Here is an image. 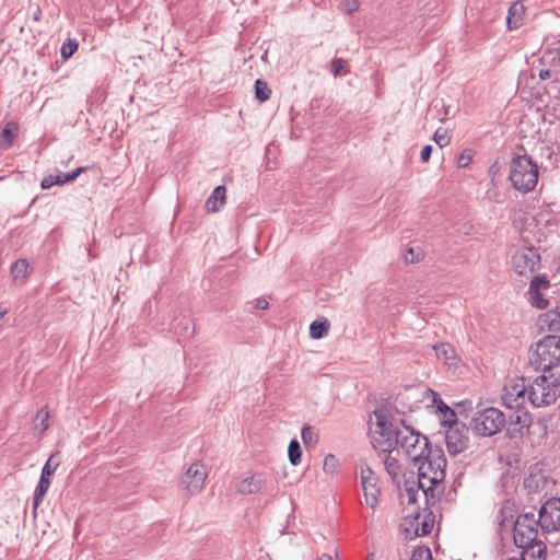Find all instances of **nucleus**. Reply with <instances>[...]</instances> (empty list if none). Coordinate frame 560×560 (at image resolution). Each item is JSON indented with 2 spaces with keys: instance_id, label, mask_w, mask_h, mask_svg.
Listing matches in <instances>:
<instances>
[{
  "instance_id": "obj_38",
  "label": "nucleus",
  "mask_w": 560,
  "mask_h": 560,
  "mask_svg": "<svg viewBox=\"0 0 560 560\" xmlns=\"http://www.w3.org/2000/svg\"><path fill=\"white\" fill-rule=\"evenodd\" d=\"M549 287H550V282H549V279L547 278V276H536L530 281L528 289H530L533 291L534 290L542 291V290H547Z\"/></svg>"
},
{
  "instance_id": "obj_2",
  "label": "nucleus",
  "mask_w": 560,
  "mask_h": 560,
  "mask_svg": "<svg viewBox=\"0 0 560 560\" xmlns=\"http://www.w3.org/2000/svg\"><path fill=\"white\" fill-rule=\"evenodd\" d=\"M418 488L425 498L428 505H434L440 501L442 490L439 486L445 479L446 458L442 450H429L424 457L418 462Z\"/></svg>"
},
{
  "instance_id": "obj_51",
  "label": "nucleus",
  "mask_w": 560,
  "mask_h": 560,
  "mask_svg": "<svg viewBox=\"0 0 560 560\" xmlns=\"http://www.w3.org/2000/svg\"><path fill=\"white\" fill-rule=\"evenodd\" d=\"M347 8L349 12L357 11L359 5L357 0H347Z\"/></svg>"
},
{
  "instance_id": "obj_47",
  "label": "nucleus",
  "mask_w": 560,
  "mask_h": 560,
  "mask_svg": "<svg viewBox=\"0 0 560 560\" xmlns=\"http://www.w3.org/2000/svg\"><path fill=\"white\" fill-rule=\"evenodd\" d=\"M377 478L374 471L369 467H361V480H370Z\"/></svg>"
},
{
  "instance_id": "obj_21",
  "label": "nucleus",
  "mask_w": 560,
  "mask_h": 560,
  "mask_svg": "<svg viewBox=\"0 0 560 560\" xmlns=\"http://www.w3.org/2000/svg\"><path fill=\"white\" fill-rule=\"evenodd\" d=\"M525 8L524 5L517 1L514 2L508 11L506 24L509 30H516L522 25L523 14Z\"/></svg>"
},
{
  "instance_id": "obj_5",
  "label": "nucleus",
  "mask_w": 560,
  "mask_h": 560,
  "mask_svg": "<svg viewBox=\"0 0 560 560\" xmlns=\"http://www.w3.org/2000/svg\"><path fill=\"white\" fill-rule=\"evenodd\" d=\"M536 370L549 371L560 362V337L548 335L540 339L529 360Z\"/></svg>"
},
{
  "instance_id": "obj_7",
  "label": "nucleus",
  "mask_w": 560,
  "mask_h": 560,
  "mask_svg": "<svg viewBox=\"0 0 560 560\" xmlns=\"http://www.w3.org/2000/svg\"><path fill=\"white\" fill-rule=\"evenodd\" d=\"M541 528V521H537L534 511L524 512L517 516L513 526V538L517 547L528 546L538 538V528Z\"/></svg>"
},
{
  "instance_id": "obj_25",
  "label": "nucleus",
  "mask_w": 560,
  "mask_h": 560,
  "mask_svg": "<svg viewBox=\"0 0 560 560\" xmlns=\"http://www.w3.org/2000/svg\"><path fill=\"white\" fill-rule=\"evenodd\" d=\"M521 410L522 409H515V411L506 418V423L528 429L530 425V415L527 411L522 412Z\"/></svg>"
},
{
  "instance_id": "obj_10",
  "label": "nucleus",
  "mask_w": 560,
  "mask_h": 560,
  "mask_svg": "<svg viewBox=\"0 0 560 560\" xmlns=\"http://www.w3.org/2000/svg\"><path fill=\"white\" fill-rule=\"evenodd\" d=\"M537 521H541L544 533L557 532L560 529V498L547 500L539 509Z\"/></svg>"
},
{
  "instance_id": "obj_31",
  "label": "nucleus",
  "mask_w": 560,
  "mask_h": 560,
  "mask_svg": "<svg viewBox=\"0 0 560 560\" xmlns=\"http://www.w3.org/2000/svg\"><path fill=\"white\" fill-rule=\"evenodd\" d=\"M30 265L26 259H18L11 268V273L14 280L24 279L27 275Z\"/></svg>"
},
{
  "instance_id": "obj_36",
  "label": "nucleus",
  "mask_w": 560,
  "mask_h": 560,
  "mask_svg": "<svg viewBox=\"0 0 560 560\" xmlns=\"http://www.w3.org/2000/svg\"><path fill=\"white\" fill-rule=\"evenodd\" d=\"M79 43L75 39L68 38L61 46L60 54L62 59H69L78 50Z\"/></svg>"
},
{
  "instance_id": "obj_48",
  "label": "nucleus",
  "mask_w": 560,
  "mask_h": 560,
  "mask_svg": "<svg viewBox=\"0 0 560 560\" xmlns=\"http://www.w3.org/2000/svg\"><path fill=\"white\" fill-rule=\"evenodd\" d=\"M337 463L335 455L328 454L324 459V469H332Z\"/></svg>"
},
{
  "instance_id": "obj_34",
  "label": "nucleus",
  "mask_w": 560,
  "mask_h": 560,
  "mask_svg": "<svg viewBox=\"0 0 560 560\" xmlns=\"http://www.w3.org/2000/svg\"><path fill=\"white\" fill-rule=\"evenodd\" d=\"M431 515L432 513H429V515L424 517L420 524L417 525L415 529L416 537L427 536L432 532L434 520L431 517Z\"/></svg>"
},
{
  "instance_id": "obj_12",
  "label": "nucleus",
  "mask_w": 560,
  "mask_h": 560,
  "mask_svg": "<svg viewBox=\"0 0 560 560\" xmlns=\"http://www.w3.org/2000/svg\"><path fill=\"white\" fill-rule=\"evenodd\" d=\"M528 400V387L525 380L514 381L504 387L502 402L509 409H522Z\"/></svg>"
},
{
  "instance_id": "obj_45",
  "label": "nucleus",
  "mask_w": 560,
  "mask_h": 560,
  "mask_svg": "<svg viewBox=\"0 0 560 560\" xmlns=\"http://www.w3.org/2000/svg\"><path fill=\"white\" fill-rule=\"evenodd\" d=\"M558 73H559V71H557L556 69H551V68H547V67L540 68L538 70V77L540 80L556 78Z\"/></svg>"
},
{
  "instance_id": "obj_39",
  "label": "nucleus",
  "mask_w": 560,
  "mask_h": 560,
  "mask_svg": "<svg viewBox=\"0 0 560 560\" xmlns=\"http://www.w3.org/2000/svg\"><path fill=\"white\" fill-rule=\"evenodd\" d=\"M410 560H433L430 548L427 546L417 547L412 551Z\"/></svg>"
},
{
  "instance_id": "obj_16",
  "label": "nucleus",
  "mask_w": 560,
  "mask_h": 560,
  "mask_svg": "<svg viewBox=\"0 0 560 560\" xmlns=\"http://www.w3.org/2000/svg\"><path fill=\"white\" fill-rule=\"evenodd\" d=\"M538 327L540 330L549 332L560 331V312L551 310L538 317Z\"/></svg>"
},
{
  "instance_id": "obj_14",
  "label": "nucleus",
  "mask_w": 560,
  "mask_h": 560,
  "mask_svg": "<svg viewBox=\"0 0 560 560\" xmlns=\"http://www.w3.org/2000/svg\"><path fill=\"white\" fill-rule=\"evenodd\" d=\"M88 167H77L75 170L68 173H60L58 175H49L46 176L42 183L40 187L43 189H49L55 185H63L70 182H73L79 175H81Z\"/></svg>"
},
{
  "instance_id": "obj_13",
  "label": "nucleus",
  "mask_w": 560,
  "mask_h": 560,
  "mask_svg": "<svg viewBox=\"0 0 560 560\" xmlns=\"http://www.w3.org/2000/svg\"><path fill=\"white\" fill-rule=\"evenodd\" d=\"M539 62L542 67L556 69L560 67V38L545 45Z\"/></svg>"
},
{
  "instance_id": "obj_15",
  "label": "nucleus",
  "mask_w": 560,
  "mask_h": 560,
  "mask_svg": "<svg viewBox=\"0 0 560 560\" xmlns=\"http://www.w3.org/2000/svg\"><path fill=\"white\" fill-rule=\"evenodd\" d=\"M522 549L521 560H545L546 545L539 538L528 546L520 547Z\"/></svg>"
},
{
  "instance_id": "obj_26",
  "label": "nucleus",
  "mask_w": 560,
  "mask_h": 560,
  "mask_svg": "<svg viewBox=\"0 0 560 560\" xmlns=\"http://www.w3.org/2000/svg\"><path fill=\"white\" fill-rule=\"evenodd\" d=\"M49 486H50V479L40 476L39 481H38V483L36 486L35 492H34V497H33V509H34V511L42 503L45 494L47 493V491L49 489Z\"/></svg>"
},
{
  "instance_id": "obj_46",
  "label": "nucleus",
  "mask_w": 560,
  "mask_h": 560,
  "mask_svg": "<svg viewBox=\"0 0 560 560\" xmlns=\"http://www.w3.org/2000/svg\"><path fill=\"white\" fill-rule=\"evenodd\" d=\"M420 259H421L420 254L419 253L416 254L413 248H409L407 250V253L405 254V260L408 264L418 262V261H420Z\"/></svg>"
},
{
  "instance_id": "obj_17",
  "label": "nucleus",
  "mask_w": 560,
  "mask_h": 560,
  "mask_svg": "<svg viewBox=\"0 0 560 560\" xmlns=\"http://www.w3.org/2000/svg\"><path fill=\"white\" fill-rule=\"evenodd\" d=\"M517 512L516 504L512 500H504L499 513H498V523L501 529L505 526L513 524L514 525V516Z\"/></svg>"
},
{
  "instance_id": "obj_18",
  "label": "nucleus",
  "mask_w": 560,
  "mask_h": 560,
  "mask_svg": "<svg viewBox=\"0 0 560 560\" xmlns=\"http://www.w3.org/2000/svg\"><path fill=\"white\" fill-rule=\"evenodd\" d=\"M264 485L265 479L262 478L261 475H253L250 477L243 479L240 482L237 491L243 495L254 494L259 492L262 489Z\"/></svg>"
},
{
  "instance_id": "obj_37",
  "label": "nucleus",
  "mask_w": 560,
  "mask_h": 560,
  "mask_svg": "<svg viewBox=\"0 0 560 560\" xmlns=\"http://www.w3.org/2000/svg\"><path fill=\"white\" fill-rule=\"evenodd\" d=\"M301 438L305 445H313L318 442V434L315 433L310 425H306L302 429Z\"/></svg>"
},
{
  "instance_id": "obj_32",
  "label": "nucleus",
  "mask_w": 560,
  "mask_h": 560,
  "mask_svg": "<svg viewBox=\"0 0 560 560\" xmlns=\"http://www.w3.org/2000/svg\"><path fill=\"white\" fill-rule=\"evenodd\" d=\"M59 453H55L50 455V457L47 459L46 464L44 465L42 469V477H46L50 479V477L55 474L57 467L59 466L60 462L58 459Z\"/></svg>"
},
{
  "instance_id": "obj_23",
  "label": "nucleus",
  "mask_w": 560,
  "mask_h": 560,
  "mask_svg": "<svg viewBox=\"0 0 560 560\" xmlns=\"http://www.w3.org/2000/svg\"><path fill=\"white\" fill-rule=\"evenodd\" d=\"M428 392L432 395L433 405L442 413V416L444 418V420H443L444 424H446L450 419L456 418V413L454 412V410L443 401V399L441 398V396L438 393H435L432 389H428Z\"/></svg>"
},
{
  "instance_id": "obj_4",
  "label": "nucleus",
  "mask_w": 560,
  "mask_h": 560,
  "mask_svg": "<svg viewBox=\"0 0 560 560\" xmlns=\"http://www.w3.org/2000/svg\"><path fill=\"white\" fill-rule=\"evenodd\" d=\"M509 177L516 190L523 194L529 192L537 185L538 166L527 155H518L511 162Z\"/></svg>"
},
{
  "instance_id": "obj_53",
  "label": "nucleus",
  "mask_w": 560,
  "mask_h": 560,
  "mask_svg": "<svg viewBox=\"0 0 560 560\" xmlns=\"http://www.w3.org/2000/svg\"><path fill=\"white\" fill-rule=\"evenodd\" d=\"M318 560H332V557L327 553H323Z\"/></svg>"
},
{
  "instance_id": "obj_11",
  "label": "nucleus",
  "mask_w": 560,
  "mask_h": 560,
  "mask_svg": "<svg viewBox=\"0 0 560 560\" xmlns=\"http://www.w3.org/2000/svg\"><path fill=\"white\" fill-rule=\"evenodd\" d=\"M512 266L516 273H532L540 267V255L530 247H522L512 256Z\"/></svg>"
},
{
  "instance_id": "obj_40",
  "label": "nucleus",
  "mask_w": 560,
  "mask_h": 560,
  "mask_svg": "<svg viewBox=\"0 0 560 560\" xmlns=\"http://www.w3.org/2000/svg\"><path fill=\"white\" fill-rule=\"evenodd\" d=\"M347 66V61L342 58H336L331 61V73L335 75V77H341V75H345L347 73V71H345V68Z\"/></svg>"
},
{
  "instance_id": "obj_44",
  "label": "nucleus",
  "mask_w": 560,
  "mask_h": 560,
  "mask_svg": "<svg viewBox=\"0 0 560 560\" xmlns=\"http://www.w3.org/2000/svg\"><path fill=\"white\" fill-rule=\"evenodd\" d=\"M471 159H472V151L469 149L464 150L457 158L458 167L464 168V167L468 166Z\"/></svg>"
},
{
  "instance_id": "obj_41",
  "label": "nucleus",
  "mask_w": 560,
  "mask_h": 560,
  "mask_svg": "<svg viewBox=\"0 0 560 560\" xmlns=\"http://www.w3.org/2000/svg\"><path fill=\"white\" fill-rule=\"evenodd\" d=\"M433 139L440 148L447 147L451 143V137L447 135V131L441 128L434 132Z\"/></svg>"
},
{
  "instance_id": "obj_20",
  "label": "nucleus",
  "mask_w": 560,
  "mask_h": 560,
  "mask_svg": "<svg viewBox=\"0 0 560 560\" xmlns=\"http://www.w3.org/2000/svg\"><path fill=\"white\" fill-rule=\"evenodd\" d=\"M361 485L364 492L365 503L374 509L378 503L380 488L377 487V478L370 480H361Z\"/></svg>"
},
{
  "instance_id": "obj_52",
  "label": "nucleus",
  "mask_w": 560,
  "mask_h": 560,
  "mask_svg": "<svg viewBox=\"0 0 560 560\" xmlns=\"http://www.w3.org/2000/svg\"><path fill=\"white\" fill-rule=\"evenodd\" d=\"M532 482H533V477L532 476L529 478H526L525 481H524L525 488L532 489L533 488Z\"/></svg>"
},
{
  "instance_id": "obj_54",
  "label": "nucleus",
  "mask_w": 560,
  "mask_h": 560,
  "mask_svg": "<svg viewBox=\"0 0 560 560\" xmlns=\"http://www.w3.org/2000/svg\"><path fill=\"white\" fill-rule=\"evenodd\" d=\"M7 313H8V310L0 307V320L3 319V317L7 315Z\"/></svg>"
},
{
  "instance_id": "obj_30",
  "label": "nucleus",
  "mask_w": 560,
  "mask_h": 560,
  "mask_svg": "<svg viewBox=\"0 0 560 560\" xmlns=\"http://www.w3.org/2000/svg\"><path fill=\"white\" fill-rule=\"evenodd\" d=\"M271 90L266 81L257 79L255 82V96L259 102H266L270 98Z\"/></svg>"
},
{
  "instance_id": "obj_50",
  "label": "nucleus",
  "mask_w": 560,
  "mask_h": 560,
  "mask_svg": "<svg viewBox=\"0 0 560 560\" xmlns=\"http://www.w3.org/2000/svg\"><path fill=\"white\" fill-rule=\"evenodd\" d=\"M256 308L258 310H266L268 308V302L265 299H257L256 301Z\"/></svg>"
},
{
  "instance_id": "obj_49",
  "label": "nucleus",
  "mask_w": 560,
  "mask_h": 560,
  "mask_svg": "<svg viewBox=\"0 0 560 560\" xmlns=\"http://www.w3.org/2000/svg\"><path fill=\"white\" fill-rule=\"evenodd\" d=\"M431 153H432V145L430 144H427L422 148L421 150V161L422 162H428L430 160V156H431Z\"/></svg>"
},
{
  "instance_id": "obj_55",
  "label": "nucleus",
  "mask_w": 560,
  "mask_h": 560,
  "mask_svg": "<svg viewBox=\"0 0 560 560\" xmlns=\"http://www.w3.org/2000/svg\"><path fill=\"white\" fill-rule=\"evenodd\" d=\"M419 516H420V515H419V513H418V512H416V513L412 515L413 520H416V521L419 518ZM408 517H411V515H409Z\"/></svg>"
},
{
  "instance_id": "obj_56",
  "label": "nucleus",
  "mask_w": 560,
  "mask_h": 560,
  "mask_svg": "<svg viewBox=\"0 0 560 560\" xmlns=\"http://www.w3.org/2000/svg\"><path fill=\"white\" fill-rule=\"evenodd\" d=\"M509 560H517V559L511 558V559H509Z\"/></svg>"
},
{
  "instance_id": "obj_27",
  "label": "nucleus",
  "mask_w": 560,
  "mask_h": 560,
  "mask_svg": "<svg viewBox=\"0 0 560 560\" xmlns=\"http://www.w3.org/2000/svg\"><path fill=\"white\" fill-rule=\"evenodd\" d=\"M329 327L327 319L314 320L310 326V336L313 339H320L328 334Z\"/></svg>"
},
{
  "instance_id": "obj_19",
  "label": "nucleus",
  "mask_w": 560,
  "mask_h": 560,
  "mask_svg": "<svg viewBox=\"0 0 560 560\" xmlns=\"http://www.w3.org/2000/svg\"><path fill=\"white\" fill-rule=\"evenodd\" d=\"M225 186H217L206 201V209L209 212H218L225 203Z\"/></svg>"
},
{
  "instance_id": "obj_3",
  "label": "nucleus",
  "mask_w": 560,
  "mask_h": 560,
  "mask_svg": "<svg viewBox=\"0 0 560 560\" xmlns=\"http://www.w3.org/2000/svg\"><path fill=\"white\" fill-rule=\"evenodd\" d=\"M560 396V375L555 374L537 376L528 386V400L536 407H546L556 402Z\"/></svg>"
},
{
  "instance_id": "obj_33",
  "label": "nucleus",
  "mask_w": 560,
  "mask_h": 560,
  "mask_svg": "<svg viewBox=\"0 0 560 560\" xmlns=\"http://www.w3.org/2000/svg\"><path fill=\"white\" fill-rule=\"evenodd\" d=\"M529 302L532 306L538 310H545L549 305V301L542 296L541 291L528 289Z\"/></svg>"
},
{
  "instance_id": "obj_43",
  "label": "nucleus",
  "mask_w": 560,
  "mask_h": 560,
  "mask_svg": "<svg viewBox=\"0 0 560 560\" xmlns=\"http://www.w3.org/2000/svg\"><path fill=\"white\" fill-rule=\"evenodd\" d=\"M528 429L520 428L518 425H510L506 428V436L509 439H522Z\"/></svg>"
},
{
  "instance_id": "obj_24",
  "label": "nucleus",
  "mask_w": 560,
  "mask_h": 560,
  "mask_svg": "<svg viewBox=\"0 0 560 560\" xmlns=\"http://www.w3.org/2000/svg\"><path fill=\"white\" fill-rule=\"evenodd\" d=\"M18 124L14 121H9L1 131L0 147L9 149L18 136Z\"/></svg>"
},
{
  "instance_id": "obj_42",
  "label": "nucleus",
  "mask_w": 560,
  "mask_h": 560,
  "mask_svg": "<svg viewBox=\"0 0 560 560\" xmlns=\"http://www.w3.org/2000/svg\"><path fill=\"white\" fill-rule=\"evenodd\" d=\"M48 419V412L44 409L39 410L35 418V420L38 421V423H36V429H39L40 432H45L49 427Z\"/></svg>"
},
{
  "instance_id": "obj_6",
  "label": "nucleus",
  "mask_w": 560,
  "mask_h": 560,
  "mask_svg": "<svg viewBox=\"0 0 560 560\" xmlns=\"http://www.w3.org/2000/svg\"><path fill=\"white\" fill-rule=\"evenodd\" d=\"M505 424V415L494 407L476 412L470 421V428L481 436H492L499 433Z\"/></svg>"
},
{
  "instance_id": "obj_9",
  "label": "nucleus",
  "mask_w": 560,
  "mask_h": 560,
  "mask_svg": "<svg viewBox=\"0 0 560 560\" xmlns=\"http://www.w3.org/2000/svg\"><path fill=\"white\" fill-rule=\"evenodd\" d=\"M445 443L448 453L453 456L464 452L469 443V428L456 418L448 420Z\"/></svg>"
},
{
  "instance_id": "obj_8",
  "label": "nucleus",
  "mask_w": 560,
  "mask_h": 560,
  "mask_svg": "<svg viewBox=\"0 0 560 560\" xmlns=\"http://www.w3.org/2000/svg\"><path fill=\"white\" fill-rule=\"evenodd\" d=\"M208 477V469L201 462L192 463L182 475L179 488L185 495L192 497L200 493Z\"/></svg>"
},
{
  "instance_id": "obj_29",
  "label": "nucleus",
  "mask_w": 560,
  "mask_h": 560,
  "mask_svg": "<svg viewBox=\"0 0 560 560\" xmlns=\"http://www.w3.org/2000/svg\"><path fill=\"white\" fill-rule=\"evenodd\" d=\"M421 488H418V480H409L408 478L404 481V491L407 495V500L409 504H415L417 502V495Z\"/></svg>"
},
{
  "instance_id": "obj_28",
  "label": "nucleus",
  "mask_w": 560,
  "mask_h": 560,
  "mask_svg": "<svg viewBox=\"0 0 560 560\" xmlns=\"http://www.w3.org/2000/svg\"><path fill=\"white\" fill-rule=\"evenodd\" d=\"M384 466L387 474L390 476L393 481H396L400 475V464L398 459L392 457L389 454L385 456Z\"/></svg>"
},
{
  "instance_id": "obj_35",
  "label": "nucleus",
  "mask_w": 560,
  "mask_h": 560,
  "mask_svg": "<svg viewBox=\"0 0 560 560\" xmlns=\"http://www.w3.org/2000/svg\"><path fill=\"white\" fill-rule=\"evenodd\" d=\"M301 446L296 440H292L288 446V456L292 465H298L301 462Z\"/></svg>"
},
{
  "instance_id": "obj_22",
  "label": "nucleus",
  "mask_w": 560,
  "mask_h": 560,
  "mask_svg": "<svg viewBox=\"0 0 560 560\" xmlns=\"http://www.w3.org/2000/svg\"><path fill=\"white\" fill-rule=\"evenodd\" d=\"M433 350L439 360L446 364H451L456 359V351L448 342H440L433 346Z\"/></svg>"
},
{
  "instance_id": "obj_1",
  "label": "nucleus",
  "mask_w": 560,
  "mask_h": 560,
  "mask_svg": "<svg viewBox=\"0 0 560 560\" xmlns=\"http://www.w3.org/2000/svg\"><path fill=\"white\" fill-rule=\"evenodd\" d=\"M376 423L372 430L373 446L384 453H390L397 446H400L408 457L417 464L424 457L430 450L429 439L416 431L413 428L405 425L402 429H395L387 419L383 410L374 411Z\"/></svg>"
}]
</instances>
